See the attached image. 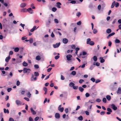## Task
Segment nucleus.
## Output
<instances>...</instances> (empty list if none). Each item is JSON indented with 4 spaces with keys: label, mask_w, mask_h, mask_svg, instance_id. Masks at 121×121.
Returning <instances> with one entry per match:
<instances>
[{
    "label": "nucleus",
    "mask_w": 121,
    "mask_h": 121,
    "mask_svg": "<svg viewBox=\"0 0 121 121\" xmlns=\"http://www.w3.org/2000/svg\"><path fill=\"white\" fill-rule=\"evenodd\" d=\"M91 40L90 38L87 39L86 40V44L91 46L95 44L94 43L93 41H91Z\"/></svg>",
    "instance_id": "f257e3e1"
},
{
    "label": "nucleus",
    "mask_w": 121,
    "mask_h": 121,
    "mask_svg": "<svg viewBox=\"0 0 121 121\" xmlns=\"http://www.w3.org/2000/svg\"><path fill=\"white\" fill-rule=\"evenodd\" d=\"M31 70L29 68H24L23 69V73H27L28 74L30 72Z\"/></svg>",
    "instance_id": "f03ea898"
},
{
    "label": "nucleus",
    "mask_w": 121,
    "mask_h": 121,
    "mask_svg": "<svg viewBox=\"0 0 121 121\" xmlns=\"http://www.w3.org/2000/svg\"><path fill=\"white\" fill-rule=\"evenodd\" d=\"M27 11L29 13L32 14L34 13V11L31 8H30L27 9Z\"/></svg>",
    "instance_id": "7ed1b4c3"
},
{
    "label": "nucleus",
    "mask_w": 121,
    "mask_h": 121,
    "mask_svg": "<svg viewBox=\"0 0 121 121\" xmlns=\"http://www.w3.org/2000/svg\"><path fill=\"white\" fill-rule=\"evenodd\" d=\"M72 57V56L70 54H69L66 56V57L67 60L69 61L71 60V58Z\"/></svg>",
    "instance_id": "20e7f679"
},
{
    "label": "nucleus",
    "mask_w": 121,
    "mask_h": 121,
    "mask_svg": "<svg viewBox=\"0 0 121 121\" xmlns=\"http://www.w3.org/2000/svg\"><path fill=\"white\" fill-rule=\"evenodd\" d=\"M60 44V43L59 42L58 43H56V44H53V46L54 48H55L59 47Z\"/></svg>",
    "instance_id": "39448f33"
},
{
    "label": "nucleus",
    "mask_w": 121,
    "mask_h": 121,
    "mask_svg": "<svg viewBox=\"0 0 121 121\" xmlns=\"http://www.w3.org/2000/svg\"><path fill=\"white\" fill-rule=\"evenodd\" d=\"M15 103L18 106L21 105L22 104V103L21 102L18 100H16Z\"/></svg>",
    "instance_id": "423d86ee"
},
{
    "label": "nucleus",
    "mask_w": 121,
    "mask_h": 121,
    "mask_svg": "<svg viewBox=\"0 0 121 121\" xmlns=\"http://www.w3.org/2000/svg\"><path fill=\"white\" fill-rule=\"evenodd\" d=\"M55 118L57 119H59L60 118V114L58 113H56L55 115Z\"/></svg>",
    "instance_id": "0eeeda50"
},
{
    "label": "nucleus",
    "mask_w": 121,
    "mask_h": 121,
    "mask_svg": "<svg viewBox=\"0 0 121 121\" xmlns=\"http://www.w3.org/2000/svg\"><path fill=\"white\" fill-rule=\"evenodd\" d=\"M111 108L115 110H116L117 109V107L114 104H111Z\"/></svg>",
    "instance_id": "6e6552de"
},
{
    "label": "nucleus",
    "mask_w": 121,
    "mask_h": 121,
    "mask_svg": "<svg viewBox=\"0 0 121 121\" xmlns=\"http://www.w3.org/2000/svg\"><path fill=\"white\" fill-rule=\"evenodd\" d=\"M63 43L66 44L67 43L68 40L66 38H64L63 39Z\"/></svg>",
    "instance_id": "1a4fd4ad"
},
{
    "label": "nucleus",
    "mask_w": 121,
    "mask_h": 121,
    "mask_svg": "<svg viewBox=\"0 0 121 121\" xmlns=\"http://www.w3.org/2000/svg\"><path fill=\"white\" fill-rule=\"evenodd\" d=\"M30 110L31 112L33 115H35L36 114V112L32 108H31Z\"/></svg>",
    "instance_id": "9d476101"
},
{
    "label": "nucleus",
    "mask_w": 121,
    "mask_h": 121,
    "mask_svg": "<svg viewBox=\"0 0 121 121\" xmlns=\"http://www.w3.org/2000/svg\"><path fill=\"white\" fill-rule=\"evenodd\" d=\"M117 93L118 94H120L121 93V87L118 88V90L117 91Z\"/></svg>",
    "instance_id": "9b49d317"
},
{
    "label": "nucleus",
    "mask_w": 121,
    "mask_h": 121,
    "mask_svg": "<svg viewBox=\"0 0 121 121\" xmlns=\"http://www.w3.org/2000/svg\"><path fill=\"white\" fill-rule=\"evenodd\" d=\"M56 7L58 8H61L60 5H61V3L59 2H57L56 3Z\"/></svg>",
    "instance_id": "f8f14e48"
},
{
    "label": "nucleus",
    "mask_w": 121,
    "mask_h": 121,
    "mask_svg": "<svg viewBox=\"0 0 121 121\" xmlns=\"http://www.w3.org/2000/svg\"><path fill=\"white\" fill-rule=\"evenodd\" d=\"M58 110L60 112H62L64 110V108L63 107L62 108H58Z\"/></svg>",
    "instance_id": "ddd939ff"
},
{
    "label": "nucleus",
    "mask_w": 121,
    "mask_h": 121,
    "mask_svg": "<svg viewBox=\"0 0 121 121\" xmlns=\"http://www.w3.org/2000/svg\"><path fill=\"white\" fill-rule=\"evenodd\" d=\"M13 49H14V51L15 52H18L19 50V48L17 47L16 48H13Z\"/></svg>",
    "instance_id": "4468645a"
},
{
    "label": "nucleus",
    "mask_w": 121,
    "mask_h": 121,
    "mask_svg": "<svg viewBox=\"0 0 121 121\" xmlns=\"http://www.w3.org/2000/svg\"><path fill=\"white\" fill-rule=\"evenodd\" d=\"M10 57L9 56L8 57L6 58L5 59V61L6 62H9V60L10 59Z\"/></svg>",
    "instance_id": "2eb2a0df"
},
{
    "label": "nucleus",
    "mask_w": 121,
    "mask_h": 121,
    "mask_svg": "<svg viewBox=\"0 0 121 121\" xmlns=\"http://www.w3.org/2000/svg\"><path fill=\"white\" fill-rule=\"evenodd\" d=\"M78 89L79 91L81 92H82L84 90V89L81 86L79 87Z\"/></svg>",
    "instance_id": "dca6fc26"
},
{
    "label": "nucleus",
    "mask_w": 121,
    "mask_h": 121,
    "mask_svg": "<svg viewBox=\"0 0 121 121\" xmlns=\"http://www.w3.org/2000/svg\"><path fill=\"white\" fill-rule=\"evenodd\" d=\"M21 11L22 12H26L27 11V9H26L23 8L21 10Z\"/></svg>",
    "instance_id": "f3484780"
},
{
    "label": "nucleus",
    "mask_w": 121,
    "mask_h": 121,
    "mask_svg": "<svg viewBox=\"0 0 121 121\" xmlns=\"http://www.w3.org/2000/svg\"><path fill=\"white\" fill-rule=\"evenodd\" d=\"M112 31L111 30V29H108L106 30V32L108 34L110 33Z\"/></svg>",
    "instance_id": "a211bd4d"
},
{
    "label": "nucleus",
    "mask_w": 121,
    "mask_h": 121,
    "mask_svg": "<svg viewBox=\"0 0 121 121\" xmlns=\"http://www.w3.org/2000/svg\"><path fill=\"white\" fill-rule=\"evenodd\" d=\"M26 4L25 3H22L20 5V7L22 8H24L26 6Z\"/></svg>",
    "instance_id": "6ab92c4d"
},
{
    "label": "nucleus",
    "mask_w": 121,
    "mask_h": 121,
    "mask_svg": "<svg viewBox=\"0 0 121 121\" xmlns=\"http://www.w3.org/2000/svg\"><path fill=\"white\" fill-rule=\"evenodd\" d=\"M75 84L73 83L72 82H70L69 84V86L71 87H73L74 86V85Z\"/></svg>",
    "instance_id": "aec40b11"
},
{
    "label": "nucleus",
    "mask_w": 121,
    "mask_h": 121,
    "mask_svg": "<svg viewBox=\"0 0 121 121\" xmlns=\"http://www.w3.org/2000/svg\"><path fill=\"white\" fill-rule=\"evenodd\" d=\"M22 65L23 66L25 67L27 66L28 64L27 63H26L25 61H24L22 63Z\"/></svg>",
    "instance_id": "412c9836"
},
{
    "label": "nucleus",
    "mask_w": 121,
    "mask_h": 121,
    "mask_svg": "<svg viewBox=\"0 0 121 121\" xmlns=\"http://www.w3.org/2000/svg\"><path fill=\"white\" fill-rule=\"evenodd\" d=\"M4 112L5 113H9V110L8 109H6L5 108H4Z\"/></svg>",
    "instance_id": "4be33fe9"
},
{
    "label": "nucleus",
    "mask_w": 121,
    "mask_h": 121,
    "mask_svg": "<svg viewBox=\"0 0 121 121\" xmlns=\"http://www.w3.org/2000/svg\"><path fill=\"white\" fill-rule=\"evenodd\" d=\"M92 58H93V60L95 61H96L97 60V57L96 56H94L93 57L91 58V59H92Z\"/></svg>",
    "instance_id": "5701e85b"
},
{
    "label": "nucleus",
    "mask_w": 121,
    "mask_h": 121,
    "mask_svg": "<svg viewBox=\"0 0 121 121\" xmlns=\"http://www.w3.org/2000/svg\"><path fill=\"white\" fill-rule=\"evenodd\" d=\"M106 98L109 101L111 99V97L109 95H107L106 96Z\"/></svg>",
    "instance_id": "b1692460"
},
{
    "label": "nucleus",
    "mask_w": 121,
    "mask_h": 121,
    "mask_svg": "<svg viewBox=\"0 0 121 121\" xmlns=\"http://www.w3.org/2000/svg\"><path fill=\"white\" fill-rule=\"evenodd\" d=\"M115 4V1H114L112 3V5H111V8H113L114 7Z\"/></svg>",
    "instance_id": "393cba45"
},
{
    "label": "nucleus",
    "mask_w": 121,
    "mask_h": 121,
    "mask_svg": "<svg viewBox=\"0 0 121 121\" xmlns=\"http://www.w3.org/2000/svg\"><path fill=\"white\" fill-rule=\"evenodd\" d=\"M57 55H58L56 56L55 57V58L56 60L58 59L60 57L59 53H57Z\"/></svg>",
    "instance_id": "a878e982"
},
{
    "label": "nucleus",
    "mask_w": 121,
    "mask_h": 121,
    "mask_svg": "<svg viewBox=\"0 0 121 121\" xmlns=\"http://www.w3.org/2000/svg\"><path fill=\"white\" fill-rule=\"evenodd\" d=\"M76 74V72L75 71H73L71 72V74L73 76L75 75Z\"/></svg>",
    "instance_id": "bb28decb"
},
{
    "label": "nucleus",
    "mask_w": 121,
    "mask_h": 121,
    "mask_svg": "<svg viewBox=\"0 0 121 121\" xmlns=\"http://www.w3.org/2000/svg\"><path fill=\"white\" fill-rule=\"evenodd\" d=\"M100 59H101L100 60V62L101 63H103L104 62L105 60L103 59L102 57H100Z\"/></svg>",
    "instance_id": "cd10ccee"
},
{
    "label": "nucleus",
    "mask_w": 121,
    "mask_h": 121,
    "mask_svg": "<svg viewBox=\"0 0 121 121\" xmlns=\"http://www.w3.org/2000/svg\"><path fill=\"white\" fill-rule=\"evenodd\" d=\"M36 60H39L41 59V57L39 56H38L36 57Z\"/></svg>",
    "instance_id": "c85d7f7f"
},
{
    "label": "nucleus",
    "mask_w": 121,
    "mask_h": 121,
    "mask_svg": "<svg viewBox=\"0 0 121 121\" xmlns=\"http://www.w3.org/2000/svg\"><path fill=\"white\" fill-rule=\"evenodd\" d=\"M51 20L50 18H49V19L48 20V23H46V25L47 26L48 25H49L51 23Z\"/></svg>",
    "instance_id": "c756f323"
},
{
    "label": "nucleus",
    "mask_w": 121,
    "mask_h": 121,
    "mask_svg": "<svg viewBox=\"0 0 121 121\" xmlns=\"http://www.w3.org/2000/svg\"><path fill=\"white\" fill-rule=\"evenodd\" d=\"M93 32L94 34H95L97 32V30L95 29H93Z\"/></svg>",
    "instance_id": "7c9ffc66"
},
{
    "label": "nucleus",
    "mask_w": 121,
    "mask_h": 121,
    "mask_svg": "<svg viewBox=\"0 0 121 121\" xmlns=\"http://www.w3.org/2000/svg\"><path fill=\"white\" fill-rule=\"evenodd\" d=\"M30 43H32L33 42V39L32 38H30L29 39V41Z\"/></svg>",
    "instance_id": "2f4dec72"
},
{
    "label": "nucleus",
    "mask_w": 121,
    "mask_h": 121,
    "mask_svg": "<svg viewBox=\"0 0 121 121\" xmlns=\"http://www.w3.org/2000/svg\"><path fill=\"white\" fill-rule=\"evenodd\" d=\"M81 15V13L80 12H78L76 14V15L78 17H79Z\"/></svg>",
    "instance_id": "473e14b6"
},
{
    "label": "nucleus",
    "mask_w": 121,
    "mask_h": 121,
    "mask_svg": "<svg viewBox=\"0 0 121 121\" xmlns=\"http://www.w3.org/2000/svg\"><path fill=\"white\" fill-rule=\"evenodd\" d=\"M52 11L55 12L57 10V9L55 7H53L52 8Z\"/></svg>",
    "instance_id": "72a5a7b5"
},
{
    "label": "nucleus",
    "mask_w": 121,
    "mask_h": 121,
    "mask_svg": "<svg viewBox=\"0 0 121 121\" xmlns=\"http://www.w3.org/2000/svg\"><path fill=\"white\" fill-rule=\"evenodd\" d=\"M27 96L29 98H30L31 97V94L30 92H29L27 93Z\"/></svg>",
    "instance_id": "f704fd0d"
},
{
    "label": "nucleus",
    "mask_w": 121,
    "mask_h": 121,
    "mask_svg": "<svg viewBox=\"0 0 121 121\" xmlns=\"http://www.w3.org/2000/svg\"><path fill=\"white\" fill-rule=\"evenodd\" d=\"M35 75V76H37L39 75V74L38 72H34Z\"/></svg>",
    "instance_id": "c9c22d12"
},
{
    "label": "nucleus",
    "mask_w": 121,
    "mask_h": 121,
    "mask_svg": "<svg viewBox=\"0 0 121 121\" xmlns=\"http://www.w3.org/2000/svg\"><path fill=\"white\" fill-rule=\"evenodd\" d=\"M78 119L82 121L83 120V118L81 116L80 117H78Z\"/></svg>",
    "instance_id": "e433bc0d"
},
{
    "label": "nucleus",
    "mask_w": 121,
    "mask_h": 121,
    "mask_svg": "<svg viewBox=\"0 0 121 121\" xmlns=\"http://www.w3.org/2000/svg\"><path fill=\"white\" fill-rule=\"evenodd\" d=\"M60 79L61 80H63L65 79L64 77L62 75H60Z\"/></svg>",
    "instance_id": "4c0bfd02"
},
{
    "label": "nucleus",
    "mask_w": 121,
    "mask_h": 121,
    "mask_svg": "<svg viewBox=\"0 0 121 121\" xmlns=\"http://www.w3.org/2000/svg\"><path fill=\"white\" fill-rule=\"evenodd\" d=\"M55 23L56 24L58 23V21L57 19H55L54 20Z\"/></svg>",
    "instance_id": "58836bf2"
},
{
    "label": "nucleus",
    "mask_w": 121,
    "mask_h": 121,
    "mask_svg": "<svg viewBox=\"0 0 121 121\" xmlns=\"http://www.w3.org/2000/svg\"><path fill=\"white\" fill-rule=\"evenodd\" d=\"M20 82L19 80H17L16 82V85L18 86H19L20 84Z\"/></svg>",
    "instance_id": "ea45409f"
},
{
    "label": "nucleus",
    "mask_w": 121,
    "mask_h": 121,
    "mask_svg": "<svg viewBox=\"0 0 121 121\" xmlns=\"http://www.w3.org/2000/svg\"><path fill=\"white\" fill-rule=\"evenodd\" d=\"M107 110L109 112H112V110L111 109L109 108H108L107 109Z\"/></svg>",
    "instance_id": "a19ab883"
},
{
    "label": "nucleus",
    "mask_w": 121,
    "mask_h": 121,
    "mask_svg": "<svg viewBox=\"0 0 121 121\" xmlns=\"http://www.w3.org/2000/svg\"><path fill=\"white\" fill-rule=\"evenodd\" d=\"M20 26H21L22 27L23 29H24V27L25 26V24H23L22 23H21L20 25Z\"/></svg>",
    "instance_id": "79ce46f5"
},
{
    "label": "nucleus",
    "mask_w": 121,
    "mask_h": 121,
    "mask_svg": "<svg viewBox=\"0 0 121 121\" xmlns=\"http://www.w3.org/2000/svg\"><path fill=\"white\" fill-rule=\"evenodd\" d=\"M84 82V80L83 79H81L79 81V83L80 84L82 83L83 82Z\"/></svg>",
    "instance_id": "37998d69"
},
{
    "label": "nucleus",
    "mask_w": 121,
    "mask_h": 121,
    "mask_svg": "<svg viewBox=\"0 0 121 121\" xmlns=\"http://www.w3.org/2000/svg\"><path fill=\"white\" fill-rule=\"evenodd\" d=\"M112 44V43L110 41H109L108 42V46L109 47H110L111 46Z\"/></svg>",
    "instance_id": "c03bdc74"
},
{
    "label": "nucleus",
    "mask_w": 121,
    "mask_h": 121,
    "mask_svg": "<svg viewBox=\"0 0 121 121\" xmlns=\"http://www.w3.org/2000/svg\"><path fill=\"white\" fill-rule=\"evenodd\" d=\"M115 7L116 8L118 7L119 5V3L118 2L115 3Z\"/></svg>",
    "instance_id": "a18cd8bd"
},
{
    "label": "nucleus",
    "mask_w": 121,
    "mask_h": 121,
    "mask_svg": "<svg viewBox=\"0 0 121 121\" xmlns=\"http://www.w3.org/2000/svg\"><path fill=\"white\" fill-rule=\"evenodd\" d=\"M103 101L104 103H105L106 102L107 100L105 98H103L102 100Z\"/></svg>",
    "instance_id": "49530a36"
},
{
    "label": "nucleus",
    "mask_w": 121,
    "mask_h": 121,
    "mask_svg": "<svg viewBox=\"0 0 121 121\" xmlns=\"http://www.w3.org/2000/svg\"><path fill=\"white\" fill-rule=\"evenodd\" d=\"M76 1L74 0H72L70 2V3L72 4H74L76 3Z\"/></svg>",
    "instance_id": "de8ad7c7"
},
{
    "label": "nucleus",
    "mask_w": 121,
    "mask_h": 121,
    "mask_svg": "<svg viewBox=\"0 0 121 121\" xmlns=\"http://www.w3.org/2000/svg\"><path fill=\"white\" fill-rule=\"evenodd\" d=\"M30 6L32 7L33 9H35V7L34 6V4H32Z\"/></svg>",
    "instance_id": "09e8293b"
},
{
    "label": "nucleus",
    "mask_w": 121,
    "mask_h": 121,
    "mask_svg": "<svg viewBox=\"0 0 121 121\" xmlns=\"http://www.w3.org/2000/svg\"><path fill=\"white\" fill-rule=\"evenodd\" d=\"M65 111L66 113H67L69 112L68 109V108H66L65 110Z\"/></svg>",
    "instance_id": "8fccbe9b"
},
{
    "label": "nucleus",
    "mask_w": 121,
    "mask_h": 121,
    "mask_svg": "<svg viewBox=\"0 0 121 121\" xmlns=\"http://www.w3.org/2000/svg\"><path fill=\"white\" fill-rule=\"evenodd\" d=\"M120 42V41L118 39H116L115 40V42L116 43H118Z\"/></svg>",
    "instance_id": "3c124183"
},
{
    "label": "nucleus",
    "mask_w": 121,
    "mask_h": 121,
    "mask_svg": "<svg viewBox=\"0 0 121 121\" xmlns=\"http://www.w3.org/2000/svg\"><path fill=\"white\" fill-rule=\"evenodd\" d=\"M37 80L36 78V77L33 78L31 79V81H35Z\"/></svg>",
    "instance_id": "603ef678"
},
{
    "label": "nucleus",
    "mask_w": 121,
    "mask_h": 121,
    "mask_svg": "<svg viewBox=\"0 0 121 121\" xmlns=\"http://www.w3.org/2000/svg\"><path fill=\"white\" fill-rule=\"evenodd\" d=\"M90 96V94L88 93H86L85 94L86 97H87Z\"/></svg>",
    "instance_id": "864d4df0"
},
{
    "label": "nucleus",
    "mask_w": 121,
    "mask_h": 121,
    "mask_svg": "<svg viewBox=\"0 0 121 121\" xmlns=\"http://www.w3.org/2000/svg\"><path fill=\"white\" fill-rule=\"evenodd\" d=\"M13 54V52L12 51H10L9 53V56H10V55H12Z\"/></svg>",
    "instance_id": "5fc2aeb1"
},
{
    "label": "nucleus",
    "mask_w": 121,
    "mask_h": 121,
    "mask_svg": "<svg viewBox=\"0 0 121 121\" xmlns=\"http://www.w3.org/2000/svg\"><path fill=\"white\" fill-rule=\"evenodd\" d=\"M90 80L92 81L93 82H95V79L93 78H91V79Z\"/></svg>",
    "instance_id": "6e6d98bb"
},
{
    "label": "nucleus",
    "mask_w": 121,
    "mask_h": 121,
    "mask_svg": "<svg viewBox=\"0 0 121 121\" xmlns=\"http://www.w3.org/2000/svg\"><path fill=\"white\" fill-rule=\"evenodd\" d=\"M94 67V66L93 65H91L90 67V69L91 70H92L93 68Z\"/></svg>",
    "instance_id": "4d7b16f0"
},
{
    "label": "nucleus",
    "mask_w": 121,
    "mask_h": 121,
    "mask_svg": "<svg viewBox=\"0 0 121 121\" xmlns=\"http://www.w3.org/2000/svg\"><path fill=\"white\" fill-rule=\"evenodd\" d=\"M101 81V80L99 79H97L95 82V83H97L98 82H100Z\"/></svg>",
    "instance_id": "13d9d810"
},
{
    "label": "nucleus",
    "mask_w": 121,
    "mask_h": 121,
    "mask_svg": "<svg viewBox=\"0 0 121 121\" xmlns=\"http://www.w3.org/2000/svg\"><path fill=\"white\" fill-rule=\"evenodd\" d=\"M73 88L74 89L77 90L78 89V86H75L74 85Z\"/></svg>",
    "instance_id": "bf43d9fd"
},
{
    "label": "nucleus",
    "mask_w": 121,
    "mask_h": 121,
    "mask_svg": "<svg viewBox=\"0 0 121 121\" xmlns=\"http://www.w3.org/2000/svg\"><path fill=\"white\" fill-rule=\"evenodd\" d=\"M43 90L44 91H45V92H47V89L46 87H44L43 88Z\"/></svg>",
    "instance_id": "052dcab7"
},
{
    "label": "nucleus",
    "mask_w": 121,
    "mask_h": 121,
    "mask_svg": "<svg viewBox=\"0 0 121 121\" xmlns=\"http://www.w3.org/2000/svg\"><path fill=\"white\" fill-rule=\"evenodd\" d=\"M27 38V37H26L25 36H24L22 37V40H25V39H26Z\"/></svg>",
    "instance_id": "680f3d73"
},
{
    "label": "nucleus",
    "mask_w": 121,
    "mask_h": 121,
    "mask_svg": "<svg viewBox=\"0 0 121 121\" xmlns=\"http://www.w3.org/2000/svg\"><path fill=\"white\" fill-rule=\"evenodd\" d=\"M81 24V21H79L77 23V24L79 26Z\"/></svg>",
    "instance_id": "e2e57ef3"
},
{
    "label": "nucleus",
    "mask_w": 121,
    "mask_h": 121,
    "mask_svg": "<svg viewBox=\"0 0 121 121\" xmlns=\"http://www.w3.org/2000/svg\"><path fill=\"white\" fill-rule=\"evenodd\" d=\"M94 101L92 100H90L88 102V103H94Z\"/></svg>",
    "instance_id": "0e129e2a"
},
{
    "label": "nucleus",
    "mask_w": 121,
    "mask_h": 121,
    "mask_svg": "<svg viewBox=\"0 0 121 121\" xmlns=\"http://www.w3.org/2000/svg\"><path fill=\"white\" fill-rule=\"evenodd\" d=\"M34 67L35 68H36L37 69H38L39 68V67L38 65H35Z\"/></svg>",
    "instance_id": "69168bd1"
},
{
    "label": "nucleus",
    "mask_w": 121,
    "mask_h": 121,
    "mask_svg": "<svg viewBox=\"0 0 121 121\" xmlns=\"http://www.w3.org/2000/svg\"><path fill=\"white\" fill-rule=\"evenodd\" d=\"M29 121H33V120L31 117H30L29 119Z\"/></svg>",
    "instance_id": "338daca9"
},
{
    "label": "nucleus",
    "mask_w": 121,
    "mask_h": 121,
    "mask_svg": "<svg viewBox=\"0 0 121 121\" xmlns=\"http://www.w3.org/2000/svg\"><path fill=\"white\" fill-rule=\"evenodd\" d=\"M9 121H14V119L12 118H10L9 119Z\"/></svg>",
    "instance_id": "774afa93"
}]
</instances>
